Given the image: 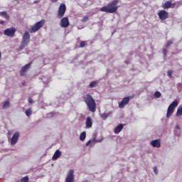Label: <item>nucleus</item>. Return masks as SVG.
I'll return each instance as SVG.
<instances>
[{
	"label": "nucleus",
	"instance_id": "28",
	"mask_svg": "<svg viewBox=\"0 0 182 182\" xmlns=\"http://www.w3.org/2000/svg\"><path fill=\"white\" fill-rule=\"evenodd\" d=\"M95 141H96L95 139H93L92 140H90V141H88L86 143L85 146H89V145L90 144V143H95Z\"/></svg>",
	"mask_w": 182,
	"mask_h": 182
},
{
	"label": "nucleus",
	"instance_id": "21",
	"mask_svg": "<svg viewBox=\"0 0 182 182\" xmlns=\"http://www.w3.org/2000/svg\"><path fill=\"white\" fill-rule=\"evenodd\" d=\"M110 114H112V112H108V113L105 112L101 114V117L102 119H103V120H106L108 116H110Z\"/></svg>",
	"mask_w": 182,
	"mask_h": 182
},
{
	"label": "nucleus",
	"instance_id": "22",
	"mask_svg": "<svg viewBox=\"0 0 182 182\" xmlns=\"http://www.w3.org/2000/svg\"><path fill=\"white\" fill-rule=\"evenodd\" d=\"M85 139H86V132H83L80 135V140L84 141Z\"/></svg>",
	"mask_w": 182,
	"mask_h": 182
},
{
	"label": "nucleus",
	"instance_id": "13",
	"mask_svg": "<svg viewBox=\"0 0 182 182\" xmlns=\"http://www.w3.org/2000/svg\"><path fill=\"white\" fill-rule=\"evenodd\" d=\"M60 25L62 28H68L70 23H69V18L68 17H63L60 20Z\"/></svg>",
	"mask_w": 182,
	"mask_h": 182
},
{
	"label": "nucleus",
	"instance_id": "29",
	"mask_svg": "<svg viewBox=\"0 0 182 182\" xmlns=\"http://www.w3.org/2000/svg\"><path fill=\"white\" fill-rule=\"evenodd\" d=\"M87 21H89V17L87 16H84L82 19V22H87Z\"/></svg>",
	"mask_w": 182,
	"mask_h": 182
},
{
	"label": "nucleus",
	"instance_id": "18",
	"mask_svg": "<svg viewBox=\"0 0 182 182\" xmlns=\"http://www.w3.org/2000/svg\"><path fill=\"white\" fill-rule=\"evenodd\" d=\"M60 156H62V152H60L59 150H56L54 153L52 160H58Z\"/></svg>",
	"mask_w": 182,
	"mask_h": 182
},
{
	"label": "nucleus",
	"instance_id": "33",
	"mask_svg": "<svg viewBox=\"0 0 182 182\" xmlns=\"http://www.w3.org/2000/svg\"><path fill=\"white\" fill-rule=\"evenodd\" d=\"M154 173L155 174H157L159 173V170L157 169V167H154Z\"/></svg>",
	"mask_w": 182,
	"mask_h": 182
},
{
	"label": "nucleus",
	"instance_id": "32",
	"mask_svg": "<svg viewBox=\"0 0 182 182\" xmlns=\"http://www.w3.org/2000/svg\"><path fill=\"white\" fill-rule=\"evenodd\" d=\"M172 43H173V41H169L167 42L166 46H170V45H171Z\"/></svg>",
	"mask_w": 182,
	"mask_h": 182
},
{
	"label": "nucleus",
	"instance_id": "27",
	"mask_svg": "<svg viewBox=\"0 0 182 182\" xmlns=\"http://www.w3.org/2000/svg\"><path fill=\"white\" fill-rule=\"evenodd\" d=\"M28 181H29V178L28 176L23 177L21 179V182H28Z\"/></svg>",
	"mask_w": 182,
	"mask_h": 182
},
{
	"label": "nucleus",
	"instance_id": "2",
	"mask_svg": "<svg viewBox=\"0 0 182 182\" xmlns=\"http://www.w3.org/2000/svg\"><path fill=\"white\" fill-rule=\"evenodd\" d=\"M85 103L87 105L90 112L95 113L96 112V102L93 97L90 94H87L82 97Z\"/></svg>",
	"mask_w": 182,
	"mask_h": 182
},
{
	"label": "nucleus",
	"instance_id": "12",
	"mask_svg": "<svg viewBox=\"0 0 182 182\" xmlns=\"http://www.w3.org/2000/svg\"><path fill=\"white\" fill-rule=\"evenodd\" d=\"M18 139H19V132H16L11 139V146H15V144L18 143Z\"/></svg>",
	"mask_w": 182,
	"mask_h": 182
},
{
	"label": "nucleus",
	"instance_id": "14",
	"mask_svg": "<svg viewBox=\"0 0 182 182\" xmlns=\"http://www.w3.org/2000/svg\"><path fill=\"white\" fill-rule=\"evenodd\" d=\"M174 6H176V3L172 4L171 1H166L162 5V8H164V9H168L170 8H174Z\"/></svg>",
	"mask_w": 182,
	"mask_h": 182
},
{
	"label": "nucleus",
	"instance_id": "31",
	"mask_svg": "<svg viewBox=\"0 0 182 182\" xmlns=\"http://www.w3.org/2000/svg\"><path fill=\"white\" fill-rule=\"evenodd\" d=\"M171 75H173V71L168 70V76L169 77H171Z\"/></svg>",
	"mask_w": 182,
	"mask_h": 182
},
{
	"label": "nucleus",
	"instance_id": "40",
	"mask_svg": "<svg viewBox=\"0 0 182 182\" xmlns=\"http://www.w3.org/2000/svg\"><path fill=\"white\" fill-rule=\"evenodd\" d=\"M125 63H127V65H129V61H125Z\"/></svg>",
	"mask_w": 182,
	"mask_h": 182
},
{
	"label": "nucleus",
	"instance_id": "24",
	"mask_svg": "<svg viewBox=\"0 0 182 182\" xmlns=\"http://www.w3.org/2000/svg\"><path fill=\"white\" fill-rule=\"evenodd\" d=\"M97 81H92L90 83V87H96Z\"/></svg>",
	"mask_w": 182,
	"mask_h": 182
},
{
	"label": "nucleus",
	"instance_id": "3",
	"mask_svg": "<svg viewBox=\"0 0 182 182\" xmlns=\"http://www.w3.org/2000/svg\"><path fill=\"white\" fill-rule=\"evenodd\" d=\"M43 25H45V20H41L37 22L36 24L30 28V33H35V32H38V31H39V29H41V28H42Z\"/></svg>",
	"mask_w": 182,
	"mask_h": 182
},
{
	"label": "nucleus",
	"instance_id": "4",
	"mask_svg": "<svg viewBox=\"0 0 182 182\" xmlns=\"http://www.w3.org/2000/svg\"><path fill=\"white\" fill-rule=\"evenodd\" d=\"M178 106V102L177 101H173L168 107L166 112V117H171V115L174 113L176 107Z\"/></svg>",
	"mask_w": 182,
	"mask_h": 182
},
{
	"label": "nucleus",
	"instance_id": "39",
	"mask_svg": "<svg viewBox=\"0 0 182 182\" xmlns=\"http://www.w3.org/2000/svg\"><path fill=\"white\" fill-rule=\"evenodd\" d=\"M23 86H25V81L22 82Z\"/></svg>",
	"mask_w": 182,
	"mask_h": 182
},
{
	"label": "nucleus",
	"instance_id": "11",
	"mask_svg": "<svg viewBox=\"0 0 182 182\" xmlns=\"http://www.w3.org/2000/svg\"><path fill=\"white\" fill-rule=\"evenodd\" d=\"M32 65V63L30 62L26 65L23 66L21 70H20V75L21 76H25L26 75V72L31 69V65Z\"/></svg>",
	"mask_w": 182,
	"mask_h": 182
},
{
	"label": "nucleus",
	"instance_id": "19",
	"mask_svg": "<svg viewBox=\"0 0 182 182\" xmlns=\"http://www.w3.org/2000/svg\"><path fill=\"white\" fill-rule=\"evenodd\" d=\"M180 116H182V105H180L178 107L177 112H176V117H180Z\"/></svg>",
	"mask_w": 182,
	"mask_h": 182
},
{
	"label": "nucleus",
	"instance_id": "35",
	"mask_svg": "<svg viewBox=\"0 0 182 182\" xmlns=\"http://www.w3.org/2000/svg\"><path fill=\"white\" fill-rule=\"evenodd\" d=\"M167 53V50L166 48L164 49V55L166 56Z\"/></svg>",
	"mask_w": 182,
	"mask_h": 182
},
{
	"label": "nucleus",
	"instance_id": "7",
	"mask_svg": "<svg viewBox=\"0 0 182 182\" xmlns=\"http://www.w3.org/2000/svg\"><path fill=\"white\" fill-rule=\"evenodd\" d=\"M30 39H31V35L29 34V32L26 31L23 36L21 45H23V46H26L28 43H29Z\"/></svg>",
	"mask_w": 182,
	"mask_h": 182
},
{
	"label": "nucleus",
	"instance_id": "16",
	"mask_svg": "<svg viewBox=\"0 0 182 182\" xmlns=\"http://www.w3.org/2000/svg\"><path fill=\"white\" fill-rule=\"evenodd\" d=\"M85 124L87 129H90L93 126V121L90 117H87Z\"/></svg>",
	"mask_w": 182,
	"mask_h": 182
},
{
	"label": "nucleus",
	"instance_id": "17",
	"mask_svg": "<svg viewBox=\"0 0 182 182\" xmlns=\"http://www.w3.org/2000/svg\"><path fill=\"white\" fill-rule=\"evenodd\" d=\"M123 130V124H119L117 127H116L114 129V132L115 134H119Z\"/></svg>",
	"mask_w": 182,
	"mask_h": 182
},
{
	"label": "nucleus",
	"instance_id": "41",
	"mask_svg": "<svg viewBox=\"0 0 182 182\" xmlns=\"http://www.w3.org/2000/svg\"><path fill=\"white\" fill-rule=\"evenodd\" d=\"M1 52H0V59H1Z\"/></svg>",
	"mask_w": 182,
	"mask_h": 182
},
{
	"label": "nucleus",
	"instance_id": "34",
	"mask_svg": "<svg viewBox=\"0 0 182 182\" xmlns=\"http://www.w3.org/2000/svg\"><path fill=\"white\" fill-rule=\"evenodd\" d=\"M28 103H33V100H32V98L29 97L28 98Z\"/></svg>",
	"mask_w": 182,
	"mask_h": 182
},
{
	"label": "nucleus",
	"instance_id": "25",
	"mask_svg": "<svg viewBox=\"0 0 182 182\" xmlns=\"http://www.w3.org/2000/svg\"><path fill=\"white\" fill-rule=\"evenodd\" d=\"M154 97H156V99L161 97V93L159 91L155 92Z\"/></svg>",
	"mask_w": 182,
	"mask_h": 182
},
{
	"label": "nucleus",
	"instance_id": "8",
	"mask_svg": "<svg viewBox=\"0 0 182 182\" xmlns=\"http://www.w3.org/2000/svg\"><path fill=\"white\" fill-rule=\"evenodd\" d=\"M16 32V29L15 28H6L4 33L6 36H9V38H14L15 36V33Z\"/></svg>",
	"mask_w": 182,
	"mask_h": 182
},
{
	"label": "nucleus",
	"instance_id": "38",
	"mask_svg": "<svg viewBox=\"0 0 182 182\" xmlns=\"http://www.w3.org/2000/svg\"><path fill=\"white\" fill-rule=\"evenodd\" d=\"M176 129H178V130H180V127L179 126H176Z\"/></svg>",
	"mask_w": 182,
	"mask_h": 182
},
{
	"label": "nucleus",
	"instance_id": "20",
	"mask_svg": "<svg viewBox=\"0 0 182 182\" xmlns=\"http://www.w3.org/2000/svg\"><path fill=\"white\" fill-rule=\"evenodd\" d=\"M0 16H4L5 19L9 20V15H8V13H6V11H1Z\"/></svg>",
	"mask_w": 182,
	"mask_h": 182
},
{
	"label": "nucleus",
	"instance_id": "10",
	"mask_svg": "<svg viewBox=\"0 0 182 182\" xmlns=\"http://www.w3.org/2000/svg\"><path fill=\"white\" fill-rule=\"evenodd\" d=\"M73 173V169H70L68 171L67 177L65 178V182H75V174Z\"/></svg>",
	"mask_w": 182,
	"mask_h": 182
},
{
	"label": "nucleus",
	"instance_id": "9",
	"mask_svg": "<svg viewBox=\"0 0 182 182\" xmlns=\"http://www.w3.org/2000/svg\"><path fill=\"white\" fill-rule=\"evenodd\" d=\"M158 16L161 21H166L168 18V13L166 10H160L158 12Z\"/></svg>",
	"mask_w": 182,
	"mask_h": 182
},
{
	"label": "nucleus",
	"instance_id": "15",
	"mask_svg": "<svg viewBox=\"0 0 182 182\" xmlns=\"http://www.w3.org/2000/svg\"><path fill=\"white\" fill-rule=\"evenodd\" d=\"M151 144L153 147H156V149L160 148L161 146L160 139H155V140L151 141Z\"/></svg>",
	"mask_w": 182,
	"mask_h": 182
},
{
	"label": "nucleus",
	"instance_id": "36",
	"mask_svg": "<svg viewBox=\"0 0 182 182\" xmlns=\"http://www.w3.org/2000/svg\"><path fill=\"white\" fill-rule=\"evenodd\" d=\"M4 23H5V21H0V24H1V25H4Z\"/></svg>",
	"mask_w": 182,
	"mask_h": 182
},
{
	"label": "nucleus",
	"instance_id": "1",
	"mask_svg": "<svg viewBox=\"0 0 182 182\" xmlns=\"http://www.w3.org/2000/svg\"><path fill=\"white\" fill-rule=\"evenodd\" d=\"M117 4H119V0H113L108 3L107 6H102L100 9V11L106 12L107 14H114L115 12H117V9H119Z\"/></svg>",
	"mask_w": 182,
	"mask_h": 182
},
{
	"label": "nucleus",
	"instance_id": "30",
	"mask_svg": "<svg viewBox=\"0 0 182 182\" xmlns=\"http://www.w3.org/2000/svg\"><path fill=\"white\" fill-rule=\"evenodd\" d=\"M85 45H86V41H81L80 43V48H85Z\"/></svg>",
	"mask_w": 182,
	"mask_h": 182
},
{
	"label": "nucleus",
	"instance_id": "37",
	"mask_svg": "<svg viewBox=\"0 0 182 182\" xmlns=\"http://www.w3.org/2000/svg\"><path fill=\"white\" fill-rule=\"evenodd\" d=\"M50 1L55 3V2H58V0H50Z\"/></svg>",
	"mask_w": 182,
	"mask_h": 182
},
{
	"label": "nucleus",
	"instance_id": "6",
	"mask_svg": "<svg viewBox=\"0 0 182 182\" xmlns=\"http://www.w3.org/2000/svg\"><path fill=\"white\" fill-rule=\"evenodd\" d=\"M131 99H133V96L124 97L121 102H119V109H123V107H124L126 105H129V102H130Z\"/></svg>",
	"mask_w": 182,
	"mask_h": 182
},
{
	"label": "nucleus",
	"instance_id": "5",
	"mask_svg": "<svg viewBox=\"0 0 182 182\" xmlns=\"http://www.w3.org/2000/svg\"><path fill=\"white\" fill-rule=\"evenodd\" d=\"M65 13H66V5H65V4H61L58 8V18H60L63 16H65Z\"/></svg>",
	"mask_w": 182,
	"mask_h": 182
},
{
	"label": "nucleus",
	"instance_id": "23",
	"mask_svg": "<svg viewBox=\"0 0 182 182\" xmlns=\"http://www.w3.org/2000/svg\"><path fill=\"white\" fill-rule=\"evenodd\" d=\"M11 106L9 101H5L3 105V109H8Z\"/></svg>",
	"mask_w": 182,
	"mask_h": 182
},
{
	"label": "nucleus",
	"instance_id": "26",
	"mask_svg": "<svg viewBox=\"0 0 182 182\" xmlns=\"http://www.w3.org/2000/svg\"><path fill=\"white\" fill-rule=\"evenodd\" d=\"M26 116L29 117L31 114H32V109L28 108L27 110L25 112Z\"/></svg>",
	"mask_w": 182,
	"mask_h": 182
}]
</instances>
